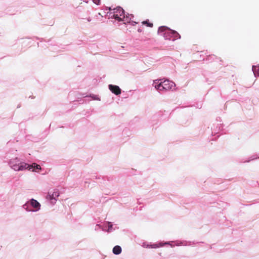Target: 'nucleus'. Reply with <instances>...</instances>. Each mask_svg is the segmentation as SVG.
Returning <instances> with one entry per match:
<instances>
[{"label": "nucleus", "instance_id": "obj_5", "mask_svg": "<svg viewBox=\"0 0 259 259\" xmlns=\"http://www.w3.org/2000/svg\"><path fill=\"white\" fill-rule=\"evenodd\" d=\"M59 191L57 189L54 190L53 192L49 191L46 196V199L49 200L52 204L56 203L57 199V198L59 196Z\"/></svg>", "mask_w": 259, "mask_h": 259}, {"label": "nucleus", "instance_id": "obj_20", "mask_svg": "<svg viewBox=\"0 0 259 259\" xmlns=\"http://www.w3.org/2000/svg\"><path fill=\"white\" fill-rule=\"evenodd\" d=\"M142 246L144 248H151L150 244H148L146 242L143 243Z\"/></svg>", "mask_w": 259, "mask_h": 259}, {"label": "nucleus", "instance_id": "obj_3", "mask_svg": "<svg viewBox=\"0 0 259 259\" xmlns=\"http://www.w3.org/2000/svg\"><path fill=\"white\" fill-rule=\"evenodd\" d=\"M40 204L35 199H31L23 206V208L27 211L36 212L40 209Z\"/></svg>", "mask_w": 259, "mask_h": 259}, {"label": "nucleus", "instance_id": "obj_22", "mask_svg": "<svg viewBox=\"0 0 259 259\" xmlns=\"http://www.w3.org/2000/svg\"><path fill=\"white\" fill-rule=\"evenodd\" d=\"M93 1L95 4L98 5L100 4V0H93Z\"/></svg>", "mask_w": 259, "mask_h": 259}, {"label": "nucleus", "instance_id": "obj_9", "mask_svg": "<svg viewBox=\"0 0 259 259\" xmlns=\"http://www.w3.org/2000/svg\"><path fill=\"white\" fill-rule=\"evenodd\" d=\"M162 83L164 87H166V90H168L171 89L174 83L173 82L170 81L168 80H164L162 81Z\"/></svg>", "mask_w": 259, "mask_h": 259}, {"label": "nucleus", "instance_id": "obj_14", "mask_svg": "<svg viewBox=\"0 0 259 259\" xmlns=\"http://www.w3.org/2000/svg\"><path fill=\"white\" fill-rule=\"evenodd\" d=\"M164 246L163 242H160L158 244H153L152 245H150V247L152 248H156L160 247H162Z\"/></svg>", "mask_w": 259, "mask_h": 259}, {"label": "nucleus", "instance_id": "obj_11", "mask_svg": "<svg viewBox=\"0 0 259 259\" xmlns=\"http://www.w3.org/2000/svg\"><path fill=\"white\" fill-rule=\"evenodd\" d=\"M175 242L176 243L175 245L176 246H180V245L187 246V245H191V242H188L187 241H176Z\"/></svg>", "mask_w": 259, "mask_h": 259}, {"label": "nucleus", "instance_id": "obj_10", "mask_svg": "<svg viewBox=\"0 0 259 259\" xmlns=\"http://www.w3.org/2000/svg\"><path fill=\"white\" fill-rule=\"evenodd\" d=\"M29 166H30V169H27L29 170L36 171V170L41 169L40 166L36 163H33L31 165L29 164Z\"/></svg>", "mask_w": 259, "mask_h": 259}, {"label": "nucleus", "instance_id": "obj_21", "mask_svg": "<svg viewBox=\"0 0 259 259\" xmlns=\"http://www.w3.org/2000/svg\"><path fill=\"white\" fill-rule=\"evenodd\" d=\"M257 158H259V156L258 157H255V156H252L250 157V159L248 160H247V161H246V162H249L250 160L256 159Z\"/></svg>", "mask_w": 259, "mask_h": 259}, {"label": "nucleus", "instance_id": "obj_24", "mask_svg": "<svg viewBox=\"0 0 259 259\" xmlns=\"http://www.w3.org/2000/svg\"><path fill=\"white\" fill-rule=\"evenodd\" d=\"M132 23L133 25H134L135 24H136V22L134 21H132Z\"/></svg>", "mask_w": 259, "mask_h": 259}, {"label": "nucleus", "instance_id": "obj_7", "mask_svg": "<svg viewBox=\"0 0 259 259\" xmlns=\"http://www.w3.org/2000/svg\"><path fill=\"white\" fill-rule=\"evenodd\" d=\"M109 89L116 95H119L121 94V90L117 85L110 84L109 85Z\"/></svg>", "mask_w": 259, "mask_h": 259}, {"label": "nucleus", "instance_id": "obj_19", "mask_svg": "<svg viewBox=\"0 0 259 259\" xmlns=\"http://www.w3.org/2000/svg\"><path fill=\"white\" fill-rule=\"evenodd\" d=\"M144 24H147V25L149 27H152L153 24L151 23H149L147 21H145L143 22Z\"/></svg>", "mask_w": 259, "mask_h": 259}, {"label": "nucleus", "instance_id": "obj_26", "mask_svg": "<svg viewBox=\"0 0 259 259\" xmlns=\"http://www.w3.org/2000/svg\"><path fill=\"white\" fill-rule=\"evenodd\" d=\"M109 9L110 10H112L111 8H109Z\"/></svg>", "mask_w": 259, "mask_h": 259}, {"label": "nucleus", "instance_id": "obj_4", "mask_svg": "<svg viewBox=\"0 0 259 259\" xmlns=\"http://www.w3.org/2000/svg\"><path fill=\"white\" fill-rule=\"evenodd\" d=\"M113 12L109 14L110 18L115 19L118 21H121V17L124 14V10L120 7H118L113 9Z\"/></svg>", "mask_w": 259, "mask_h": 259}, {"label": "nucleus", "instance_id": "obj_23", "mask_svg": "<svg viewBox=\"0 0 259 259\" xmlns=\"http://www.w3.org/2000/svg\"><path fill=\"white\" fill-rule=\"evenodd\" d=\"M91 20H92V19L90 17H89L87 18V21L88 22H90V21H91Z\"/></svg>", "mask_w": 259, "mask_h": 259}, {"label": "nucleus", "instance_id": "obj_15", "mask_svg": "<svg viewBox=\"0 0 259 259\" xmlns=\"http://www.w3.org/2000/svg\"><path fill=\"white\" fill-rule=\"evenodd\" d=\"M107 223L108 224V228L107 230V232L109 233L112 230L113 225L111 224V222H107Z\"/></svg>", "mask_w": 259, "mask_h": 259}, {"label": "nucleus", "instance_id": "obj_12", "mask_svg": "<svg viewBox=\"0 0 259 259\" xmlns=\"http://www.w3.org/2000/svg\"><path fill=\"white\" fill-rule=\"evenodd\" d=\"M121 247L119 245H116L113 247L112 251L114 254L118 255L121 252Z\"/></svg>", "mask_w": 259, "mask_h": 259}, {"label": "nucleus", "instance_id": "obj_18", "mask_svg": "<svg viewBox=\"0 0 259 259\" xmlns=\"http://www.w3.org/2000/svg\"><path fill=\"white\" fill-rule=\"evenodd\" d=\"M173 242H174V241L165 242H163V244H164V245H169L171 247H173L174 246V245L172 244Z\"/></svg>", "mask_w": 259, "mask_h": 259}, {"label": "nucleus", "instance_id": "obj_13", "mask_svg": "<svg viewBox=\"0 0 259 259\" xmlns=\"http://www.w3.org/2000/svg\"><path fill=\"white\" fill-rule=\"evenodd\" d=\"M252 70L255 77L259 76V65L257 66L253 65L252 67Z\"/></svg>", "mask_w": 259, "mask_h": 259}, {"label": "nucleus", "instance_id": "obj_17", "mask_svg": "<svg viewBox=\"0 0 259 259\" xmlns=\"http://www.w3.org/2000/svg\"><path fill=\"white\" fill-rule=\"evenodd\" d=\"M99 228L102 229L103 231H105V229L102 227V226L99 224H97L95 228V230L97 231L99 230Z\"/></svg>", "mask_w": 259, "mask_h": 259}, {"label": "nucleus", "instance_id": "obj_16", "mask_svg": "<svg viewBox=\"0 0 259 259\" xmlns=\"http://www.w3.org/2000/svg\"><path fill=\"white\" fill-rule=\"evenodd\" d=\"M89 97L92 98L93 100L100 101V98L97 95L92 94L90 95Z\"/></svg>", "mask_w": 259, "mask_h": 259}, {"label": "nucleus", "instance_id": "obj_1", "mask_svg": "<svg viewBox=\"0 0 259 259\" xmlns=\"http://www.w3.org/2000/svg\"><path fill=\"white\" fill-rule=\"evenodd\" d=\"M158 33L163 36L165 39H171L173 41L181 37L180 35L176 31L164 26L159 27Z\"/></svg>", "mask_w": 259, "mask_h": 259}, {"label": "nucleus", "instance_id": "obj_2", "mask_svg": "<svg viewBox=\"0 0 259 259\" xmlns=\"http://www.w3.org/2000/svg\"><path fill=\"white\" fill-rule=\"evenodd\" d=\"M8 164L11 168L15 171H23L26 169H30V167L29 164L22 161L18 157L10 159Z\"/></svg>", "mask_w": 259, "mask_h": 259}, {"label": "nucleus", "instance_id": "obj_6", "mask_svg": "<svg viewBox=\"0 0 259 259\" xmlns=\"http://www.w3.org/2000/svg\"><path fill=\"white\" fill-rule=\"evenodd\" d=\"M161 80H155L153 81V86L159 92L161 91H165L166 90V87H164L162 83V81H160Z\"/></svg>", "mask_w": 259, "mask_h": 259}, {"label": "nucleus", "instance_id": "obj_8", "mask_svg": "<svg viewBox=\"0 0 259 259\" xmlns=\"http://www.w3.org/2000/svg\"><path fill=\"white\" fill-rule=\"evenodd\" d=\"M134 16L132 14H128L125 15V14L123 15L122 17L121 18V21H123V23L124 24L130 23L131 22V20L132 19V18H133Z\"/></svg>", "mask_w": 259, "mask_h": 259}, {"label": "nucleus", "instance_id": "obj_25", "mask_svg": "<svg viewBox=\"0 0 259 259\" xmlns=\"http://www.w3.org/2000/svg\"><path fill=\"white\" fill-rule=\"evenodd\" d=\"M138 31L139 32H141V31H142V30H141V29L140 28H139V29H138Z\"/></svg>", "mask_w": 259, "mask_h": 259}]
</instances>
